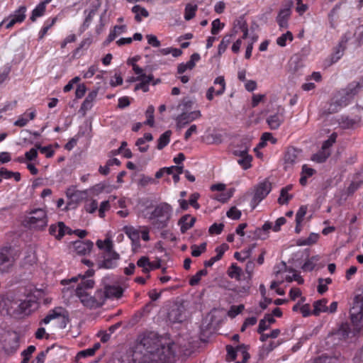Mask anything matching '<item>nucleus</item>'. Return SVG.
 Listing matches in <instances>:
<instances>
[{
	"label": "nucleus",
	"instance_id": "obj_1",
	"mask_svg": "<svg viewBox=\"0 0 363 363\" xmlns=\"http://www.w3.org/2000/svg\"><path fill=\"white\" fill-rule=\"evenodd\" d=\"M169 339L155 332L140 335L130 355L128 363H172L174 357L173 346Z\"/></svg>",
	"mask_w": 363,
	"mask_h": 363
},
{
	"label": "nucleus",
	"instance_id": "obj_2",
	"mask_svg": "<svg viewBox=\"0 0 363 363\" xmlns=\"http://www.w3.org/2000/svg\"><path fill=\"white\" fill-rule=\"evenodd\" d=\"M359 84L351 83L346 89L337 91L332 98L328 108L325 110L326 114H332L338 112L343 107L347 106L358 92Z\"/></svg>",
	"mask_w": 363,
	"mask_h": 363
},
{
	"label": "nucleus",
	"instance_id": "obj_3",
	"mask_svg": "<svg viewBox=\"0 0 363 363\" xmlns=\"http://www.w3.org/2000/svg\"><path fill=\"white\" fill-rule=\"evenodd\" d=\"M96 245L99 249L104 250L102 255L103 259L98 262V268H115L117 266L120 255L113 250V242L109 238L104 241L98 240Z\"/></svg>",
	"mask_w": 363,
	"mask_h": 363
},
{
	"label": "nucleus",
	"instance_id": "obj_4",
	"mask_svg": "<svg viewBox=\"0 0 363 363\" xmlns=\"http://www.w3.org/2000/svg\"><path fill=\"white\" fill-rule=\"evenodd\" d=\"M31 302L27 300L15 299L12 297H3L0 300V308L5 310L10 315L28 314L30 311Z\"/></svg>",
	"mask_w": 363,
	"mask_h": 363
},
{
	"label": "nucleus",
	"instance_id": "obj_5",
	"mask_svg": "<svg viewBox=\"0 0 363 363\" xmlns=\"http://www.w3.org/2000/svg\"><path fill=\"white\" fill-rule=\"evenodd\" d=\"M94 286L93 279H88L85 276L82 277L81 282L77 285L76 289V295L79 298L82 303L90 308H96V300L88 292V289H91Z\"/></svg>",
	"mask_w": 363,
	"mask_h": 363
},
{
	"label": "nucleus",
	"instance_id": "obj_6",
	"mask_svg": "<svg viewBox=\"0 0 363 363\" xmlns=\"http://www.w3.org/2000/svg\"><path fill=\"white\" fill-rule=\"evenodd\" d=\"M172 208L167 203H162L157 206L152 212L150 219H153L152 225L157 229H162L167 226L171 218Z\"/></svg>",
	"mask_w": 363,
	"mask_h": 363
},
{
	"label": "nucleus",
	"instance_id": "obj_7",
	"mask_svg": "<svg viewBox=\"0 0 363 363\" xmlns=\"http://www.w3.org/2000/svg\"><path fill=\"white\" fill-rule=\"evenodd\" d=\"M350 313L355 330H359L363 327V291L354 296Z\"/></svg>",
	"mask_w": 363,
	"mask_h": 363
},
{
	"label": "nucleus",
	"instance_id": "obj_8",
	"mask_svg": "<svg viewBox=\"0 0 363 363\" xmlns=\"http://www.w3.org/2000/svg\"><path fill=\"white\" fill-rule=\"evenodd\" d=\"M30 216H28L25 221L29 228L42 230L48 224L46 212L42 208H36L30 211Z\"/></svg>",
	"mask_w": 363,
	"mask_h": 363
},
{
	"label": "nucleus",
	"instance_id": "obj_9",
	"mask_svg": "<svg viewBox=\"0 0 363 363\" xmlns=\"http://www.w3.org/2000/svg\"><path fill=\"white\" fill-rule=\"evenodd\" d=\"M16 259V253L11 247L0 250V272H8Z\"/></svg>",
	"mask_w": 363,
	"mask_h": 363
},
{
	"label": "nucleus",
	"instance_id": "obj_10",
	"mask_svg": "<svg viewBox=\"0 0 363 363\" xmlns=\"http://www.w3.org/2000/svg\"><path fill=\"white\" fill-rule=\"evenodd\" d=\"M271 183L265 180L259 183L255 189V193L251 201V206L255 208L271 191Z\"/></svg>",
	"mask_w": 363,
	"mask_h": 363
},
{
	"label": "nucleus",
	"instance_id": "obj_11",
	"mask_svg": "<svg viewBox=\"0 0 363 363\" xmlns=\"http://www.w3.org/2000/svg\"><path fill=\"white\" fill-rule=\"evenodd\" d=\"M133 69L137 77H140V82L137 84L135 86L134 90L138 91L139 89L143 90L144 92H147L149 91V84L150 82L153 80V75L149 74L146 75L143 72V69L140 68L138 65L133 63Z\"/></svg>",
	"mask_w": 363,
	"mask_h": 363
},
{
	"label": "nucleus",
	"instance_id": "obj_12",
	"mask_svg": "<svg viewBox=\"0 0 363 363\" xmlns=\"http://www.w3.org/2000/svg\"><path fill=\"white\" fill-rule=\"evenodd\" d=\"M293 6V1L289 0L284 4L283 8L280 9L276 21L281 29L288 28V21L291 14V8Z\"/></svg>",
	"mask_w": 363,
	"mask_h": 363
},
{
	"label": "nucleus",
	"instance_id": "obj_13",
	"mask_svg": "<svg viewBox=\"0 0 363 363\" xmlns=\"http://www.w3.org/2000/svg\"><path fill=\"white\" fill-rule=\"evenodd\" d=\"M19 347V336L16 332L9 333L4 340L3 349L8 355L13 354Z\"/></svg>",
	"mask_w": 363,
	"mask_h": 363
},
{
	"label": "nucleus",
	"instance_id": "obj_14",
	"mask_svg": "<svg viewBox=\"0 0 363 363\" xmlns=\"http://www.w3.org/2000/svg\"><path fill=\"white\" fill-rule=\"evenodd\" d=\"M68 313L62 307H56L53 310L49 311L48 315L41 320L40 324H48L52 320L62 317L63 318L64 327L66 325V319H67Z\"/></svg>",
	"mask_w": 363,
	"mask_h": 363
},
{
	"label": "nucleus",
	"instance_id": "obj_15",
	"mask_svg": "<svg viewBox=\"0 0 363 363\" xmlns=\"http://www.w3.org/2000/svg\"><path fill=\"white\" fill-rule=\"evenodd\" d=\"M284 109L279 108L277 113L269 116L267 118V123L270 129L276 130L284 121Z\"/></svg>",
	"mask_w": 363,
	"mask_h": 363
},
{
	"label": "nucleus",
	"instance_id": "obj_16",
	"mask_svg": "<svg viewBox=\"0 0 363 363\" xmlns=\"http://www.w3.org/2000/svg\"><path fill=\"white\" fill-rule=\"evenodd\" d=\"M184 318V308L182 305L172 306L168 312V319L172 323L182 322Z\"/></svg>",
	"mask_w": 363,
	"mask_h": 363
},
{
	"label": "nucleus",
	"instance_id": "obj_17",
	"mask_svg": "<svg viewBox=\"0 0 363 363\" xmlns=\"http://www.w3.org/2000/svg\"><path fill=\"white\" fill-rule=\"evenodd\" d=\"M123 230L131 240L133 250L140 247V229L135 228L133 226H125L124 227Z\"/></svg>",
	"mask_w": 363,
	"mask_h": 363
},
{
	"label": "nucleus",
	"instance_id": "obj_18",
	"mask_svg": "<svg viewBox=\"0 0 363 363\" xmlns=\"http://www.w3.org/2000/svg\"><path fill=\"white\" fill-rule=\"evenodd\" d=\"M94 244L91 240H77L74 242L75 252L79 255L89 254L93 248Z\"/></svg>",
	"mask_w": 363,
	"mask_h": 363
},
{
	"label": "nucleus",
	"instance_id": "obj_19",
	"mask_svg": "<svg viewBox=\"0 0 363 363\" xmlns=\"http://www.w3.org/2000/svg\"><path fill=\"white\" fill-rule=\"evenodd\" d=\"M98 94V89H94L90 91L86 96V99L82 104L79 111L84 116L87 111L90 110L93 106V103L95 101Z\"/></svg>",
	"mask_w": 363,
	"mask_h": 363
},
{
	"label": "nucleus",
	"instance_id": "obj_20",
	"mask_svg": "<svg viewBox=\"0 0 363 363\" xmlns=\"http://www.w3.org/2000/svg\"><path fill=\"white\" fill-rule=\"evenodd\" d=\"M196 220V218L191 216L189 214H186L182 216L178 221V225L180 226L181 233H185L188 230L194 226Z\"/></svg>",
	"mask_w": 363,
	"mask_h": 363
},
{
	"label": "nucleus",
	"instance_id": "obj_21",
	"mask_svg": "<svg viewBox=\"0 0 363 363\" xmlns=\"http://www.w3.org/2000/svg\"><path fill=\"white\" fill-rule=\"evenodd\" d=\"M250 147L249 140L247 138H243L241 140L240 144L238 145L233 149L232 153L235 156H243L245 155H248Z\"/></svg>",
	"mask_w": 363,
	"mask_h": 363
},
{
	"label": "nucleus",
	"instance_id": "obj_22",
	"mask_svg": "<svg viewBox=\"0 0 363 363\" xmlns=\"http://www.w3.org/2000/svg\"><path fill=\"white\" fill-rule=\"evenodd\" d=\"M299 151L294 147L289 148L284 156L286 168L292 167L298 160Z\"/></svg>",
	"mask_w": 363,
	"mask_h": 363
},
{
	"label": "nucleus",
	"instance_id": "obj_23",
	"mask_svg": "<svg viewBox=\"0 0 363 363\" xmlns=\"http://www.w3.org/2000/svg\"><path fill=\"white\" fill-rule=\"evenodd\" d=\"M360 120L361 118L359 116H355L353 118H351L347 116H342L338 119V123L341 128L347 129L353 128L360 121Z\"/></svg>",
	"mask_w": 363,
	"mask_h": 363
},
{
	"label": "nucleus",
	"instance_id": "obj_24",
	"mask_svg": "<svg viewBox=\"0 0 363 363\" xmlns=\"http://www.w3.org/2000/svg\"><path fill=\"white\" fill-rule=\"evenodd\" d=\"M65 228L67 226L63 222H58L57 225L50 226L49 233L57 240H60L65 235Z\"/></svg>",
	"mask_w": 363,
	"mask_h": 363
},
{
	"label": "nucleus",
	"instance_id": "obj_25",
	"mask_svg": "<svg viewBox=\"0 0 363 363\" xmlns=\"http://www.w3.org/2000/svg\"><path fill=\"white\" fill-rule=\"evenodd\" d=\"M228 246L226 244H222L221 245L217 247L216 248V252H217L216 256L213 257L210 259L205 261L203 263L204 266L206 267H210L213 266V264L216 262L220 260L222 258L224 252L228 250Z\"/></svg>",
	"mask_w": 363,
	"mask_h": 363
},
{
	"label": "nucleus",
	"instance_id": "obj_26",
	"mask_svg": "<svg viewBox=\"0 0 363 363\" xmlns=\"http://www.w3.org/2000/svg\"><path fill=\"white\" fill-rule=\"evenodd\" d=\"M272 228V223L267 221L262 228H257L255 230L253 235L255 239L265 240L268 237V233Z\"/></svg>",
	"mask_w": 363,
	"mask_h": 363
},
{
	"label": "nucleus",
	"instance_id": "obj_27",
	"mask_svg": "<svg viewBox=\"0 0 363 363\" xmlns=\"http://www.w3.org/2000/svg\"><path fill=\"white\" fill-rule=\"evenodd\" d=\"M348 40V38L346 36L342 37L341 41L338 45V48H337L335 53H333L331 56V63L336 62L340 57L342 56L344 50L345 49V44Z\"/></svg>",
	"mask_w": 363,
	"mask_h": 363
},
{
	"label": "nucleus",
	"instance_id": "obj_28",
	"mask_svg": "<svg viewBox=\"0 0 363 363\" xmlns=\"http://www.w3.org/2000/svg\"><path fill=\"white\" fill-rule=\"evenodd\" d=\"M327 303L328 301L325 298L315 301L313 303L314 309L312 313L315 315H319L322 312H328V308L326 306Z\"/></svg>",
	"mask_w": 363,
	"mask_h": 363
},
{
	"label": "nucleus",
	"instance_id": "obj_29",
	"mask_svg": "<svg viewBox=\"0 0 363 363\" xmlns=\"http://www.w3.org/2000/svg\"><path fill=\"white\" fill-rule=\"evenodd\" d=\"M184 172V167L182 166H172L166 169L167 174H172L174 183L179 181V174Z\"/></svg>",
	"mask_w": 363,
	"mask_h": 363
},
{
	"label": "nucleus",
	"instance_id": "obj_30",
	"mask_svg": "<svg viewBox=\"0 0 363 363\" xmlns=\"http://www.w3.org/2000/svg\"><path fill=\"white\" fill-rule=\"evenodd\" d=\"M153 137L151 133H145L143 138H140L137 140L135 143V145L138 147V150L141 152H145L147 151L149 146L145 145V147H142V145H144L146 141L152 140Z\"/></svg>",
	"mask_w": 363,
	"mask_h": 363
},
{
	"label": "nucleus",
	"instance_id": "obj_31",
	"mask_svg": "<svg viewBox=\"0 0 363 363\" xmlns=\"http://www.w3.org/2000/svg\"><path fill=\"white\" fill-rule=\"evenodd\" d=\"M172 135L171 130H167L162 133L157 141V148L158 150H162L165 146L168 145L170 140V136Z\"/></svg>",
	"mask_w": 363,
	"mask_h": 363
},
{
	"label": "nucleus",
	"instance_id": "obj_32",
	"mask_svg": "<svg viewBox=\"0 0 363 363\" xmlns=\"http://www.w3.org/2000/svg\"><path fill=\"white\" fill-rule=\"evenodd\" d=\"M106 296L109 298H119L122 296L123 290L121 288L114 286H108L105 288Z\"/></svg>",
	"mask_w": 363,
	"mask_h": 363
},
{
	"label": "nucleus",
	"instance_id": "obj_33",
	"mask_svg": "<svg viewBox=\"0 0 363 363\" xmlns=\"http://www.w3.org/2000/svg\"><path fill=\"white\" fill-rule=\"evenodd\" d=\"M242 272V270L240 267L237 266L236 264H232L228 270V275L231 279H235L237 281H240Z\"/></svg>",
	"mask_w": 363,
	"mask_h": 363
},
{
	"label": "nucleus",
	"instance_id": "obj_34",
	"mask_svg": "<svg viewBox=\"0 0 363 363\" xmlns=\"http://www.w3.org/2000/svg\"><path fill=\"white\" fill-rule=\"evenodd\" d=\"M132 11L135 13V19L138 22L142 21L141 16L147 17L149 16L148 11L143 7L139 5H135L132 8Z\"/></svg>",
	"mask_w": 363,
	"mask_h": 363
},
{
	"label": "nucleus",
	"instance_id": "obj_35",
	"mask_svg": "<svg viewBox=\"0 0 363 363\" xmlns=\"http://www.w3.org/2000/svg\"><path fill=\"white\" fill-rule=\"evenodd\" d=\"M26 7L21 6L16 10L13 15H11L9 18H13L16 23H21L26 18Z\"/></svg>",
	"mask_w": 363,
	"mask_h": 363
},
{
	"label": "nucleus",
	"instance_id": "obj_36",
	"mask_svg": "<svg viewBox=\"0 0 363 363\" xmlns=\"http://www.w3.org/2000/svg\"><path fill=\"white\" fill-rule=\"evenodd\" d=\"M320 257L319 255L313 256L308 259L303 264L302 269L304 271H312L316 266V263L320 260Z\"/></svg>",
	"mask_w": 363,
	"mask_h": 363
},
{
	"label": "nucleus",
	"instance_id": "obj_37",
	"mask_svg": "<svg viewBox=\"0 0 363 363\" xmlns=\"http://www.w3.org/2000/svg\"><path fill=\"white\" fill-rule=\"evenodd\" d=\"M176 121L177 128L179 130L184 128L188 123L191 122V120H190L189 116L187 114V113H182L178 116Z\"/></svg>",
	"mask_w": 363,
	"mask_h": 363
},
{
	"label": "nucleus",
	"instance_id": "obj_38",
	"mask_svg": "<svg viewBox=\"0 0 363 363\" xmlns=\"http://www.w3.org/2000/svg\"><path fill=\"white\" fill-rule=\"evenodd\" d=\"M330 152L329 150H325L323 149H321L320 151L317 152L316 154H314L312 156V160L315 161L318 163H323L330 156Z\"/></svg>",
	"mask_w": 363,
	"mask_h": 363
},
{
	"label": "nucleus",
	"instance_id": "obj_39",
	"mask_svg": "<svg viewBox=\"0 0 363 363\" xmlns=\"http://www.w3.org/2000/svg\"><path fill=\"white\" fill-rule=\"evenodd\" d=\"M239 158L237 160V162L244 169H247L251 167V162L252 160V156L250 155H245L243 156H238Z\"/></svg>",
	"mask_w": 363,
	"mask_h": 363
},
{
	"label": "nucleus",
	"instance_id": "obj_40",
	"mask_svg": "<svg viewBox=\"0 0 363 363\" xmlns=\"http://www.w3.org/2000/svg\"><path fill=\"white\" fill-rule=\"evenodd\" d=\"M96 301V308L101 306L107 298L105 290H97L95 295L92 296Z\"/></svg>",
	"mask_w": 363,
	"mask_h": 363
},
{
	"label": "nucleus",
	"instance_id": "obj_41",
	"mask_svg": "<svg viewBox=\"0 0 363 363\" xmlns=\"http://www.w3.org/2000/svg\"><path fill=\"white\" fill-rule=\"evenodd\" d=\"M235 34H230V35H225L220 43L218 45V53L219 55H220L222 53H223L226 48H228V45L230 44V41H231V38L232 36H233Z\"/></svg>",
	"mask_w": 363,
	"mask_h": 363
},
{
	"label": "nucleus",
	"instance_id": "obj_42",
	"mask_svg": "<svg viewBox=\"0 0 363 363\" xmlns=\"http://www.w3.org/2000/svg\"><path fill=\"white\" fill-rule=\"evenodd\" d=\"M45 11V6L44 4L40 3L32 11V15L30 19L34 22L38 17L42 16Z\"/></svg>",
	"mask_w": 363,
	"mask_h": 363
},
{
	"label": "nucleus",
	"instance_id": "obj_43",
	"mask_svg": "<svg viewBox=\"0 0 363 363\" xmlns=\"http://www.w3.org/2000/svg\"><path fill=\"white\" fill-rule=\"evenodd\" d=\"M96 8H92L89 11L85 10L84 13L86 14L85 20L83 23V28L85 29L88 28L92 21L93 17L95 16L96 13Z\"/></svg>",
	"mask_w": 363,
	"mask_h": 363
},
{
	"label": "nucleus",
	"instance_id": "obj_44",
	"mask_svg": "<svg viewBox=\"0 0 363 363\" xmlns=\"http://www.w3.org/2000/svg\"><path fill=\"white\" fill-rule=\"evenodd\" d=\"M154 112H155L154 106H149L145 112L147 120L144 122V124L148 125L151 127L154 125Z\"/></svg>",
	"mask_w": 363,
	"mask_h": 363
},
{
	"label": "nucleus",
	"instance_id": "obj_45",
	"mask_svg": "<svg viewBox=\"0 0 363 363\" xmlns=\"http://www.w3.org/2000/svg\"><path fill=\"white\" fill-rule=\"evenodd\" d=\"M196 9H197L196 5L188 4L185 8L184 18L186 21H189L191 18H193L195 16V12L196 11Z\"/></svg>",
	"mask_w": 363,
	"mask_h": 363
},
{
	"label": "nucleus",
	"instance_id": "obj_46",
	"mask_svg": "<svg viewBox=\"0 0 363 363\" xmlns=\"http://www.w3.org/2000/svg\"><path fill=\"white\" fill-rule=\"evenodd\" d=\"M36 258L34 253L32 251H30L25 255L23 260L22 262V266L23 267H26L28 266H32L35 263Z\"/></svg>",
	"mask_w": 363,
	"mask_h": 363
},
{
	"label": "nucleus",
	"instance_id": "obj_47",
	"mask_svg": "<svg viewBox=\"0 0 363 363\" xmlns=\"http://www.w3.org/2000/svg\"><path fill=\"white\" fill-rule=\"evenodd\" d=\"M293 39L294 38L291 32L287 31L277 39V43L281 47H284L286 44L287 40L292 41Z\"/></svg>",
	"mask_w": 363,
	"mask_h": 363
},
{
	"label": "nucleus",
	"instance_id": "obj_48",
	"mask_svg": "<svg viewBox=\"0 0 363 363\" xmlns=\"http://www.w3.org/2000/svg\"><path fill=\"white\" fill-rule=\"evenodd\" d=\"M208 272L206 269H201L195 275H194L189 280V284L191 286H196L197 285L201 277L203 276H206Z\"/></svg>",
	"mask_w": 363,
	"mask_h": 363
},
{
	"label": "nucleus",
	"instance_id": "obj_49",
	"mask_svg": "<svg viewBox=\"0 0 363 363\" xmlns=\"http://www.w3.org/2000/svg\"><path fill=\"white\" fill-rule=\"evenodd\" d=\"M245 308L243 304H240L238 306H232L230 308V310L228 312V315L230 318H235L236 315L240 314Z\"/></svg>",
	"mask_w": 363,
	"mask_h": 363
},
{
	"label": "nucleus",
	"instance_id": "obj_50",
	"mask_svg": "<svg viewBox=\"0 0 363 363\" xmlns=\"http://www.w3.org/2000/svg\"><path fill=\"white\" fill-rule=\"evenodd\" d=\"M241 211L235 206L231 207L226 213V216L233 220H238L241 216Z\"/></svg>",
	"mask_w": 363,
	"mask_h": 363
},
{
	"label": "nucleus",
	"instance_id": "obj_51",
	"mask_svg": "<svg viewBox=\"0 0 363 363\" xmlns=\"http://www.w3.org/2000/svg\"><path fill=\"white\" fill-rule=\"evenodd\" d=\"M307 212V207L306 206H302L299 208L298 211L296 214V223L297 225H300L302 222L303 217L306 216Z\"/></svg>",
	"mask_w": 363,
	"mask_h": 363
},
{
	"label": "nucleus",
	"instance_id": "obj_52",
	"mask_svg": "<svg viewBox=\"0 0 363 363\" xmlns=\"http://www.w3.org/2000/svg\"><path fill=\"white\" fill-rule=\"evenodd\" d=\"M37 149L40 150V152L45 154L46 157L50 158L54 155V150L51 146L41 147L40 145H35Z\"/></svg>",
	"mask_w": 363,
	"mask_h": 363
},
{
	"label": "nucleus",
	"instance_id": "obj_53",
	"mask_svg": "<svg viewBox=\"0 0 363 363\" xmlns=\"http://www.w3.org/2000/svg\"><path fill=\"white\" fill-rule=\"evenodd\" d=\"M280 334V330L279 329L273 330L269 334L262 333L260 334V340L262 342H265L268 338H276Z\"/></svg>",
	"mask_w": 363,
	"mask_h": 363
},
{
	"label": "nucleus",
	"instance_id": "obj_54",
	"mask_svg": "<svg viewBox=\"0 0 363 363\" xmlns=\"http://www.w3.org/2000/svg\"><path fill=\"white\" fill-rule=\"evenodd\" d=\"M223 27L224 23H221L218 18L215 19L212 22L211 33L213 35H216Z\"/></svg>",
	"mask_w": 363,
	"mask_h": 363
},
{
	"label": "nucleus",
	"instance_id": "obj_55",
	"mask_svg": "<svg viewBox=\"0 0 363 363\" xmlns=\"http://www.w3.org/2000/svg\"><path fill=\"white\" fill-rule=\"evenodd\" d=\"M287 271V266L284 262H280L279 264L276 265L274 267V274L276 277L282 272H285Z\"/></svg>",
	"mask_w": 363,
	"mask_h": 363
},
{
	"label": "nucleus",
	"instance_id": "obj_56",
	"mask_svg": "<svg viewBox=\"0 0 363 363\" xmlns=\"http://www.w3.org/2000/svg\"><path fill=\"white\" fill-rule=\"evenodd\" d=\"M224 228V225L223 223L217 224L213 223L210 228H209V233L211 234H220L223 229Z\"/></svg>",
	"mask_w": 363,
	"mask_h": 363
},
{
	"label": "nucleus",
	"instance_id": "obj_57",
	"mask_svg": "<svg viewBox=\"0 0 363 363\" xmlns=\"http://www.w3.org/2000/svg\"><path fill=\"white\" fill-rule=\"evenodd\" d=\"M238 350L242 354L243 359L241 363H246L250 358V354L247 352V347L245 345L238 346Z\"/></svg>",
	"mask_w": 363,
	"mask_h": 363
},
{
	"label": "nucleus",
	"instance_id": "obj_58",
	"mask_svg": "<svg viewBox=\"0 0 363 363\" xmlns=\"http://www.w3.org/2000/svg\"><path fill=\"white\" fill-rule=\"evenodd\" d=\"M199 194L194 193L190 196L189 200V203L196 209H198L200 207L199 204L197 203V200L199 198Z\"/></svg>",
	"mask_w": 363,
	"mask_h": 363
},
{
	"label": "nucleus",
	"instance_id": "obj_59",
	"mask_svg": "<svg viewBox=\"0 0 363 363\" xmlns=\"http://www.w3.org/2000/svg\"><path fill=\"white\" fill-rule=\"evenodd\" d=\"M336 135L332 134L329 139L324 141L322 145V149L328 150V149L333 145V144L335 142Z\"/></svg>",
	"mask_w": 363,
	"mask_h": 363
},
{
	"label": "nucleus",
	"instance_id": "obj_60",
	"mask_svg": "<svg viewBox=\"0 0 363 363\" xmlns=\"http://www.w3.org/2000/svg\"><path fill=\"white\" fill-rule=\"evenodd\" d=\"M146 38L150 45L155 48H159L160 46V42L157 40V37L154 35H147Z\"/></svg>",
	"mask_w": 363,
	"mask_h": 363
},
{
	"label": "nucleus",
	"instance_id": "obj_61",
	"mask_svg": "<svg viewBox=\"0 0 363 363\" xmlns=\"http://www.w3.org/2000/svg\"><path fill=\"white\" fill-rule=\"evenodd\" d=\"M226 350L228 352V356L230 358V360H235L237 357V352H239L238 350V347L235 349L231 345H227L226 346Z\"/></svg>",
	"mask_w": 363,
	"mask_h": 363
},
{
	"label": "nucleus",
	"instance_id": "obj_62",
	"mask_svg": "<svg viewBox=\"0 0 363 363\" xmlns=\"http://www.w3.org/2000/svg\"><path fill=\"white\" fill-rule=\"evenodd\" d=\"M38 156V151L35 148H31L29 151L25 153L26 160L32 161Z\"/></svg>",
	"mask_w": 363,
	"mask_h": 363
},
{
	"label": "nucleus",
	"instance_id": "obj_63",
	"mask_svg": "<svg viewBox=\"0 0 363 363\" xmlns=\"http://www.w3.org/2000/svg\"><path fill=\"white\" fill-rule=\"evenodd\" d=\"M86 86L84 84H79L75 91V95L77 99L82 98L86 93Z\"/></svg>",
	"mask_w": 363,
	"mask_h": 363
},
{
	"label": "nucleus",
	"instance_id": "obj_64",
	"mask_svg": "<svg viewBox=\"0 0 363 363\" xmlns=\"http://www.w3.org/2000/svg\"><path fill=\"white\" fill-rule=\"evenodd\" d=\"M50 349V347H48L46 350L40 352L35 358V362L33 361L34 363H44L46 354L49 352Z\"/></svg>",
	"mask_w": 363,
	"mask_h": 363
}]
</instances>
